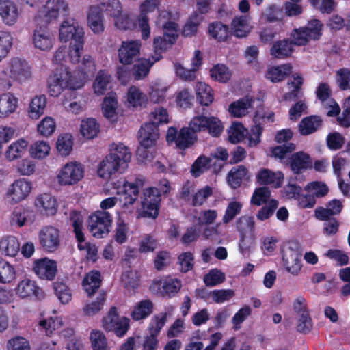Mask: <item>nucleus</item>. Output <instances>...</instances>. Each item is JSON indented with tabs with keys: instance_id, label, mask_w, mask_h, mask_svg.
<instances>
[{
	"instance_id": "nucleus-41",
	"label": "nucleus",
	"mask_w": 350,
	"mask_h": 350,
	"mask_svg": "<svg viewBox=\"0 0 350 350\" xmlns=\"http://www.w3.org/2000/svg\"><path fill=\"white\" fill-rule=\"evenodd\" d=\"M290 165L292 171L299 173L312 167V161L308 154L299 152L291 155Z\"/></svg>"
},
{
	"instance_id": "nucleus-57",
	"label": "nucleus",
	"mask_w": 350,
	"mask_h": 350,
	"mask_svg": "<svg viewBox=\"0 0 350 350\" xmlns=\"http://www.w3.org/2000/svg\"><path fill=\"white\" fill-rule=\"evenodd\" d=\"M122 282L124 288L129 293H134L139 286V275L135 270L125 271L122 275Z\"/></svg>"
},
{
	"instance_id": "nucleus-33",
	"label": "nucleus",
	"mask_w": 350,
	"mask_h": 350,
	"mask_svg": "<svg viewBox=\"0 0 350 350\" xmlns=\"http://www.w3.org/2000/svg\"><path fill=\"white\" fill-rule=\"evenodd\" d=\"M254 99L250 96L232 102L228 107L229 113L235 118H241L246 116L254 104Z\"/></svg>"
},
{
	"instance_id": "nucleus-24",
	"label": "nucleus",
	"mask_w": 350,
	"mask_h": 350,
	"mask_svg": "<svg viewBox=\"0 0 350 350\" xmlns=\"http://www.w3.org/2000/svg\"><path fill=\"white\" fill-rule=\"evenodd\" d=\"M257 182L261 185H269L274 188L282 186L284 175L280 171H273L268 168H260L256 175Z\"/></svg>"
},
{
	"instance_id": "nucleus-47",
	"label": "nucleus",
	"mask_w": 350,
	"mask_h": 350,
	"mask_svg": "<svg viewBox=\"0 0 350 350\" xmlns=\"http://www.w3.org/2000/svg\"><path fill=\"white\" fill-rule=\"evenodd\" d=\"M51 152L49 143L44 140H38L32 143L29 148L31 157L36 159H43L48 157Z\"/></svg>"
},
{
	"instance_id": "nucleus-30",
	"label": "nucleus",
	"mask_w": 350,
	"mask_h": 350,
	"mask_svg": "<svg viewBox=\"0 0 350 350\" xmlns=\"http://www.w3.org/2000/svg\"><path fill=\"white\" fill-rule=\"evenodd\" d=\"M88 25L95 34H100L105 31L104 18L99 8L91 5L87 13Z\"/></svg>"
},
{
	"instance_id": "nucleus-18",
	"label": "nucleus",
	"mask_w": 350,
	"mask_h": 350,
	"mask_svg": "<svg viewBox=\"0 0 350 350\" xmlns=\"http://www.w3.org/2000/svg\"><path fill=\"white\" fill-rule=\"evenodd\" d=\"M166 139L168 143L175 142L178 148L185 150L195 142L196 135L188 127L182 128L178 133L174 127H170Z\"/></svg>"
},
{
	"instance_id": "nucleus-31",
	"label": "nucleus",
	"mask_w": 350,
	"mask_h": 350,
	"mask_svg": "<svg viewBox=\"0 0 350 350\" xmlns=\"http://www.w3.org/2000/svg\"><path fill=\"white\" fill-rule=\"evenodd\" d=\"M29 142L27 140L20 138L11 143L6 148L4 155L8 161H13L21 158L27 152Z\"/></svg>"
},
{
	"instance_id": "nucleus-14",
	"label": "nucleus",
	"mask_w": 350,
	"mask_h": 350,
	"mask_svg": "<svg viewBox=\"0 0 350 350\" xmlns=\"http://www.w3.org/2000/svg\"><path fill=\"white\" fill-rule=\"evenodd\" d=\"M32 188L33 185L30 180L25 178H20L8 187L5 199L9 204H16L25 200L29 196Z\"/></svg>"
},
{
	"instance_id": "nucleus-27",
	"label": "nucleus",
	"mask_w": 350,
	"mask_h": 350,
	"mask_svg": "<svg viewBox=\"0 0 350 350\" xmlns=\"http://www.w3.org/2000/svg\"><path fill=\"white\" fill-rule=\"evenodd\" d=\"M18 108V98L11 92L0 94V118L5 119L15 113Z\"/></svg>"
},
{
	"instance_id": "nucleus-12",
	"label": "nucleus",
	"mask_w": 350,
	"mask_h": 350,
	"mask_svg": "<svg viewBox=\"0 0 350 350\" xmlns=\"http://www.w3.org/2000/svg\"><path fill=\"white\" fill-rule=\"evenodd\" d=\"M103 327L107 332H113L118 337L124 336L129 330L130 319L124 316H120L116 308L110 309L103 318Z\"/></svg>"
},
{
	"instance_id": "nucleus-28",
	"label": "nucleus",
	"mask_w": 350,
	"mask_h": 350,
	"mask_svg": "<svg viewBox=\"0 0 350 350\" xmlns=\"http://www.w3.org/2000/svg\"><path fill=\"white\" fill-rule=\"evenodd\" d=\"M126 171L131 161L132 154L129 148L122 143L113 144L109 153Z\"/></svg>"
},
{
	"instance_id": "nucleus-4",
	"label": "nucleus",
	"mask_w": 350,
	"mask_h": 350,
	"mask_svg": "<svg viewBox=\"0 0 350 350\" xmlns=\"http://www.w3.org/2000/svg\"><path fill=\"white\" fill-rule=\"evenodd\" d=\"M48 24L40 20V15L33 16L32 18L31 40L36 51L48 53L53 49L56 43L55 34Z\"/></svg>"
},
{
	"instance_id": "nucleus-53",
	"label": "nucleus",
	"mask_w": 350,
	"mask_h": 350,
	"mask_svg": "<svg viewBox=\"0 0 350 350\" xmlns=\"http://www.w3.org/2000/svg\"><path fill=\"white\" fill-rule=\"evenodd\" d=\"M243 208V204L236 200H231L228 203L224 216L222 217V222L228 224L232 221L237 215H239Z\"/></svg>"
},
{
	"instance_id": "nucleus-20",
	"label": "nucleus",
	"mask_w": 350,
	"mask_h": 350,
	"mask_svg": "<svg viewBox=\"0 0 350 350\" xmlns=\"http://www.w3.org/2000/svg\"><path fill=\"white\" fill-rule=\"evenodd\" d=\"M33 271L40 279L51 281L57 272V262L46 257L37 259L33 263Z\"/></svg>"
},
{
	"instance_id": "nucleus-35",
	"label": "nucleus",
	"mask_w": 350,
	"mask_h": 350,
	"mask_svg": "<svg viewBox=\"0 0 350 350\" xmlns=\"http://www.w3.org/2000/svg\"><path fill=\"white\" fill-rule=\"evenodd\" d=\"M168 86L161 81H152L149 85L148 98L153 103H163L165 101Z\"/></svg>"
},
{
	"instance_id": "nucleus-9",
	"label": "nucleus",
	"mask_w": 350,
	"mask_h": 350,
	"mask_svg": "<svg viewBox=\"0 0 350 350\" xmlns=\"http://www.w3.org/2000/svg\"><path fill=\"white\" fill-rule=\"evenodd\" d=\"M300 245L296 241H288L282 252V260L286 271L297 275L302 267Z\"/></svg>"
},
{
	"instance_id": "nucleus-62",
	"label": "nucleus",
	"mask_w": 350,
	"mask_h": 350,
	"mask_svg": "<svg viewBox=\"0 0 350 350\" xmlns=\"http://www.w3.org/2000/svg\"><path fill=\"white\" fill-rule=\"evenodd\" d=\"M55 129V120L51 116L44 117L37 125L38 133L43 137L52 135Z\"/></svg>"
},
{
	"instance_id": "nucleus-49",
	"label": "nucleus",
	"mask_w": 350,
	"mask_h": 350,
	"mask_svg": "<svg viewBox=\"0 0 350 350\" xmlns=\"http://www.w3.org/2000/svg\"><path fill=\"white\" fill-rule=\"evenodd\" d=\"M0 250L7 256H15L20 250V243L15 237H6L0 241Z\"/></svg>"
},
{
	"instance_id": "nucleus-32",
	"label": "nucleus",
	"mask_w": 350,
	"mask_h": 350,
	"mask_svg": "<svg viewBox=\"0 0 350 350\" xmlns=\"http://www.w3.org/2000/svg\"><path fill=\"white\" fill-rule=\"evenodd\" d=\"M148 97L139 88L131 86L126 95V103L128 107L142 108L146 106Z\"/></svg>"
},
{
	"instance_id": "nucleus-43",
	"label": "nucleus",
	"mask_w": 350,
	"mask_h": 350,
	"mask_svg": "<svg viewBox=\"0 0 350 350\" xmlns=\"http://www.w3.org/2000/svg\"><path fill=\"white\" fill-rule=\"evenodd\" d=\"M208 33L213 39L219 42H224L230 35L229 27L221 22L214 21L208 25Z\"/></svg>"
},
{
	"instance_id": "nucleus-63",
	"label": "nucleus",
	"mask_w": 350,
	"mask_h": 350,
	"mask_svg": "<svg viewBox=\"0 0 350 350\" xmlns=\"http://www.w3.org/2000/svg\"><path fill=\"white\" fill-rule=\"evenodd\" d=\"M170 121L169 113L167 109L163 107H156L150 114V122L157 128L159 125L167 124Z\"/></svg>"
},
{
	"instance_id": "nucleus-15",
	"label": "nucleus",
	"mask_w": 350,
	"mask_h": 350,
	"mask_svg": "<svg viewBox=\"0 0 350 350\" xmlns=\"http://www.w3.org/2000/svg\"><path fill=\"white\" fill-rule=\"evenodd\" d=\"M2 73L21 83L31 77V69L25 60L15 57L7 62Z\"/></svg>"
},
{
	"instance_id": "nucleus-55",
	"label": "nucleus",
	"mask_w": 350,
	"mask_h": 350,
	"mask_svg": "<svg viewBox=\"0 0 350 350\" xmlns=\"http://www.w3.org/2000/svg\"><path fill=\"white\" fill-rule=\"evenodd\" d=\"M55 294L62 304H68L72 299V292L64 282H56L53 284Z\"/></svg>"
},
{
	"instance_id": "nucleus-36",
	"label": "nucleus",
	"mask_w": 350,
	"mask_h": 350,
	"mask_svg": "<svg viewBox=\"0 0 350 350\" xmlns=\"http://www.w3.org/2000/svg\"><path fill=\"white\" fill-rule=\"evenodd\" d=\"M252 27L250 18L247 16L234 18L231 23V31L237 38H245L251 31Z\"/></svg>"
},
{
	"instance_id": "nucleus-7",
	"label": "nucleus",
	"mask_w": 350,
	"mask_h": 350,
	"mask_svg": "<svg viewBox=\"0 0 350 350\" xmlns=\"http://www.w3.org/2000/svg\"><path fill=\"white\" fill-rule=\"evenodd\" d=\"M112 223L113 218L109 212L96 211L88 217V228L94 237L100 239L109 233Z\"/></svg>"
},
{
	"instance_id": "nucleus-23",
	"label": "nucleus",
	"mask_w": 350,
	"mask_h": 350,
	"mask_svg": "<svg viewBox=\"0 0 350 350\" xmlns=\"http://www.w3.org/2000/svg\"><path fill=\"white\" fill-rule=\"evenodd\" d=\"M140 48L139 40L123 41L118 50L120 62L123 64H131L139 58Z\"/></svg>"
},
{
	"instance_id": "nucleus-52",
	"label": "nucleus",
	"mask_w": 350,
	"mask_h": 350,
	"mask_svg": "<svg viewBox=\"0 0 350 350\" xmlns=\"http://www.w3.org/2000/svg\"><path fill=\"white\" fill-rule=\"evenodd\" d=\"M247 174V169L243 165L232 167L228 175V184L232 188L239 187Z\"/></svg>"
},
{
	"instance_id": "nucleus-19",
	"label": "nucleus",
	"mask_w": 350,
	"mask_h": 350,
	"mask_svg": "<svg viewBox=\"0 0 350 350\" xmlns=\"http://www.w3.org/2000/svg\"><path fill=\"white\" fill-rule=\"evenodd\" d=\"M21 14V10L14 0H0V19L6 26L15 25Z\"/></svg>"
},
{
	"instance_id": "nucleus-13",
	"label": "nucleus",
	"mask_w": 350,
	"mask_h": 350,
	"mask_svg": "<svg viewBox=\"0 0 350 350\" xmlns=\"http://www.w3.org/2000/svg\"><path fill=\"white\" fill-rule=\"evenodd\" d=\"M161 200V194L157 187L144 189L141 197L142 215L155 219L159 215Z\"/></svg>"
},
{
	"instance_id": "nucleus-6",
	"label": "nucleus",
	"mask_w": 350,
	"mask_h": 350,
	"mask_svg": "<svg viewBox=\"0 0 350 350\" xmlns=\"http://www.w3.org/2000/svg\"><path fill=\"white\" fill-rule=\"evenodd\" d=\"M70 221L73 227L75 237L78 241V248L80 250H85L86 257L92 262L96 261L98 258V247L96 245L85 242V237L83 232V217L76 211L70 213Z\"/></svg>"
},
{
	"instance_id": "nucleus-29",
	"label": "nucleus",
	"mask_w": 350,
	"mask_h": 350,
	"mask_svg": "<svg viewBox=\"0 0 350 350\" xmlns=\"http://www.w3.org/2000/svg\"><path fill=\"white\" fill-rule=\"evenodd\" d=\"M159 139V129L154 124L146 123L139 131V142L142 146L152 148Z\"/></svg>"
},
{
	"instance_id": "nucleus-3",
	"label": "nucleus",
	"mask_w": 350,
	"mask_h": 350,
	"mask_svg": "<svg viewBox=\"0 0 350 350\" xmlns=\"http://www.w3.org/2000/svg\"><path fill=\"white\" fill-rule=\"evenodd\" d=\"M175 15L167 10L160 11L156 24L162 27L164 31L163 37L154 39V55L167 50L176 40L178 36V25L174 21Z\"/></svg>"
},
{
	"instance_id": "nucleus-10",
	"label": "nucleus",
	"mask_w": 350,
	"mask_h": 350,
	"mask_svg": "<svg viewBox=\"0 0 350 350\" xmlns=\"http://www.w3.org/2000/svg\"><path fill=\"white\" fill-rule=\"evenodd\" d=\"M69 5L66 0H46L42 10L38 11L34 16H40V20L46 23L68 15Z\"/></svg>"
},
{
	"instance_id": "nucleus-45",
	"label": "nucleus",
	"mask_w": 350,
	"mask_h": 350,
	"mask_svg": "<svg viewBox=\"0 0 350 350\" xmlns=\"http://www.w3.org/2000/svg\"><path fill=\"white\" fill-rule=\"evenodd\" d=\"M74 144L73 137L70 133H63L58 136L56 142V149L62 157L68 156L72 151Z\"/></svg>"
},
{
	"instance_id": "nucleus-26",
	"label": "nucleus",
	"mask_w": 350,
	"mask_h": 350,
	"mask_svg": "<svg viewBox=\"0 0 350 350\" xmlns=\"http://www.w3.org/2000/svg\"><path fill=\"white\" fill-rule=\"evenodd\" d=\"M35 206L42 215H53L57 210L56 198L51 193H44L37 196Z\"/></svg>"
},
{
	"instance_id": "nucleus-2",
	"label": "nucleus",
	"mask_w": 350,
	"mask_h": 350,
	"mask_svg": "<svg viewBox=\"0 0 350 350\" xmlns=\"http://www.w3.org/2000/svg\"><path fill=\"white\" fill-rule=\"evenodd\" d=\"M84 85V77L77 72H71L67 66L57 68L47 79L48 92L50 96L57 97L65 90H75Z\"/></svg>"
},
{
	"instance_id": "nucleus-11",
	"label": "nucleus",
	"mask_w": 350,
	"mask_h": 350,
	"mask_svg": "<svg viewBox=\"0 0 350 350\" xmlns=\"http://www.w3.org/2000/svg\"><path fill=\"white\" fill-rule=\"evenodd\" d=\"M188 128L196 135L208 129V133L214 136H219L224 130V125L220 120L216 117H206L204 116H197L193 117L189 122Z\"/></svg>"
},
{
	"instance_id": "nucleus-56",
	"label": "nucleus",
	"mask_w": 350,
	"mask_h": 350,
	"mask_svg": "<svg viewBox=\"0 0 350 350\" xmlns=\"http://www.w3.org/2000/svg\"><path fill=\"white\" fill-rule=\"evenodd\" d=\"M118 103L116 95L110 93L106 96L102 105V111L105 117L107 118H113L116 114Z\"/></svg>"
},
{
	"instance_id": "nucleus-54",
	"label": "nucleus",
	"mask_w": 350,
	"mask_h": 350,
	"mask_svg": "<svg viewBox=\"0 0 350 350\" xmlns=\"http://www.w3.org/2000/svg\"><path fill=\"white\" fill-rule=\"evenodd\" d=\"M211 78L219 83L228 82L232 76L231 71L223 64H217L210 70Z\"/></svg>"
},
{
	"instance_id": "nucleus-51",
	"label": "nucleus",
	"mask_w": 350,
	"mask_h": 350,
	"mask_svg": "<svg viewBox=\"0 0 350 350\" xmlns=\"http://www.w3.org/2000/svg\"><path fill=\"white\" fill-rule=\"evenodd\" d=\"M81 135L87 139H93L99 131V124L94 118H88L81 121L80 125Z\"/></svg>"
},
{
	"instance_id": "nucleus-34",
	"label": "nucleus",
	"mask_w": 350,
	"mask_h": 350,
	"mask_svg": "<svg viewBox=\"0 0 350 350\" xmlns=\"http://www.w3.org/2000/svg\"><path fill=\"white\" fill-rule=\"evenodd\" d=\"M154 285L157 286L163 296L172 297L180 291L181 282L177 278L169 277L156 282Z\"/></svg>"
},
{
	"instance_id": "nucleus-39",
	"label": "nucleus",
	"mask_w": 350,
	"mask_h": 350,
	"mask_svg": "<svg viewBox=\"0 0 350 350\" xmlns=\"http://www.w3.org/2000/svg\"><path fill=\"white\" fill-rule=\"evenodd\" d=\"M159 53H156L151 58L140 59L134 66L135 76L136 79H141L145 77L150 71L152 66L157 61L161 59Z\"/></svg>"
},
{
	"instance_id": "nucleus-42",
	"label": "nucleus",
	"mask_w": 350,
	"mask_h": 350,
	"mask_svg": "<svg viewBox=\"0 0 350 350\" xmlns=\"http://www.w3.org/2000/svg\"><path fill=\"white\" fill-rule=\"evenodd\" d=\"M38 325L44 331L46 335L49 336L63 326V320L58 316L42 318L39 320Z\"/></svg>"
},
{
	"instance_id": "nucleus-17",
	"label": "nucleus",
	"mask_w": 350,
	"mask_h": 350,
	"mask_svg": "<svg viewBox=\"0 0 350 350\" xmlns=\"http://www.w3.org/2000/svg\"><path fill=\"white\" fill-rule=\"evenodd\" d=\"M84 34L83 28L73 18L64 20L59 27V39L62 42L66 43L70 40L75 42L84 40Z\"/></svg>"
},
{
	"instance_id": "nucleus-64",
	"label": "nucleus",
	"mask_w": 350,
	"mask_h": 350,
	"mask_svg": "<svg viewBox=\"0 0 350 350\" xmlns=\"http://www.w3.org/2000/svg\"><path fill=\"white\" fill-rule=\"evenodd\" d=\"M246 129L242 124L233 122L228 130V139L232 144L241 142L245 137Z\"/></svg>"
},
{
	"instance_id": "nucleus-48",
	"label": "nucleus",
	"mask_w": 350,
	"mask_h": 350,
	"mask_svg": "<svg viewBox=\"0 0 350 350\" xmlns=\"http://www.w3.org/2000/svg\"><path fill=\"white\" fill-rule=\"evenodd\" d=\"M100 281V274L98 271H90L83 280V289L88 295H91L99 288Z\"/></svg>"
},
{
	"instance_id": "nucleus-1",
	"label": "nucleus",
	"mask_w": 350,
	"mask_h": 350,
	"mask_svg": "<svg viewBox=\"0 0 350 350\" xmlns=\"http://www.w3.org/2000/svg\"><path fill=\"white\" fill-rule=\"evenodd\" d=\"M322 27L320 21H310L306 27L293 31L291 34L292 42L284 40L275 42L270 50L271 55L277 59L289 56L293 51V44L305 45L310 40L319 39L321 36Z\"/></svg>"
},
{
	"instance_id": "nucleus-61",
	"label": "nucleus",
	"mask_w": 350,
	"mask_h": 350,
	"mask_svg": "<svg viewBox=\"0 0 350 350\" xmlns=\"http://www.w3.org/2000/svg\"><path fill=\"white\" fill-rule=\"evenodd\" d=\"M167 317V312H161L154 315L150 320L148 326L149 335L156 336L159 335L160 331L165 325Z\"/></svg>"
},
{
	"instance_id": "nucleus-40",
	"label": "nucleus",
	"mask_w": 350,
	"mask_h": 350,
	"mask_svg": "<svg viewBox=\"0 0 350 350\" xmlns=\"http://www.w3.org/2000/svg\"><path fill=\"white\" fill-rule=\"evenodd\" d=\"M153 309V303L149 299H144L135 304L131 315L135 321L142 320L150 316Z\"/></svg>"
},
{
	"instance_id": "nucleus-59",
	"label": "nucleus",
	"mask_w": 350,
	"mask_h": 350,
	"mask_svg": "<svg viewBox=\"0 0 350 350\" xmlns=\"http://www.w3.org/2000/svg\"><path fill=\"white\" fill-rule=\"evenodd\" d=\"M16 278V270L8 262L0 259V283L9 284Z\"/></svg>"
},
{
	"instance_id": "nucleus-38",
	"label": "nucleus",
	"mask_w": 350,
	"mask_h": 350,
	"mask_svg": "<svg viewBox=\"0 0 350 350\" xmlns=\"http://www.w3.org/2000/svg\"><path fill=\"white\" fill-rule=\"evenodd\" d=\"M46 103L45 96L40 95L33 97L31 100L27 109L29 117L33 120H38L44 114Z\"/></svg>"
},
{
	"instance_id": "nucleus-58",
	"label": "nucleus",
	"mask_w": 350,
	"mask_h": 350,
	"mask_svg": "<svg viewBox=\"0 0 350 350\" xmlns=\"http://www.w3.org/2000/svg\"><path fill=\"white\" fill-rule=\"evenodd\" d=\"M211 159L204 155L199 156L193 162L190 172L195 177H199L211 167Z\"/></svg>"
},
{
	"instance_id": "nucleus-25",
	"label": "nucleus",
	"mask_w": 350,
	"mask_h": 350,
	"mask_svg": "<svg viewBox=\"0 0 350 350\" xmlns=\"http://www.w3.org/2000/svg\"><path fill=\"white\" fill-rule=\"evenodd\" d=\"M317 95L323 105L328 109L327 114L329 116H334L339 113L340 107L336 102L330 98L331 89L328 84L321 83L317 89Z\"/></svg>"
},
{
	"instance_id": "nucleus-44",
	"label": "nucleus",
	"mask_w": 350,
	"mask_h": 350,
	"mask_svg": "<svg viewBox=\"0 0 350 350\" xmlns=\"http://www.w3.org/2000/svg\"><path fill=\"white\" fill-rule=\"evenodd\" d=\"M292 70V66L284 64L269 68L267 72L266 77L273 83H277L284 79Z\"/></svg>"
},
{
	"instance_id": "nucleus-16",
	"label": "nucleus",
	"mask_w": 350,
	"mask_h": 350,
	"mask_svg": "<svg viewBox=\"0 0 350 350\" xmlns=\"http://www.w3.org/2000/svg\"><path fill=\"white\" fill-rule=\"evenodd\" d=\"M13 292L14 297L23 300L40 299L44 297V291L37 282L27 277L17 282Z\"/></svg>"
},
{
	"instance_id": "nucleus-22",
	"label": "nucleus",
	"mask_w": 350,
	"mask_h": 350,
	"mask_svg": "<svg viewBox=\"0 0 350 350\" xmlns=\"http://www.w3.org/2000/svg\"><path fill=\"white\" fill-rule=\"evenodd\" d=\"M126 170L109 154L98 163L97 174L104 180H109L116 174H122Z\"/></svg>"
},
{
	"instance_id": "nucleus-37",
	"label": "nucleus",
	"mask_w": 350,
	"mask_h": 350,
	"mask_svg": "<svg viewBox=\"0 0 350 350\" xmlns=\"http://www.w3.org/2000/svg\"><path fill=\"white\" fill-rule=\"evenodd\" d=\"M111 76L106 70H100L93 83V90L98 96L103 95L111 87Z\"/></svg>"
},
{
	"instance_id": "nucleus-8",
	"label": "nucleus",
	"mask_w": 350,
	"mask_h": 350,
	"mask_svg": "<svg viewBox=\"0 0 350 350\" xmlns=\"http://www.w3.org/2000/svg\"><path fill=\"white\" fill-rule=\"evenodd\" d=\"M84 173V167L81 163L70 161L58 170L56 180L61 186H72L83 178Z\"/></svg>"
},
{
	"instance_id": "nucleus-50",
	"label": "nucleus",
	"mask_w": 350,
	"mask_h": 350,
	"mask_svg": "<svg viewBox=\"0 0 350 350\" xmlns=\"http://www.w3.org/2000/svg\"><path fill=\"white\" fill-rule=\"evenodd\" d=\"M197 99L205 106L210 105L213 100L212 88L205 83L198 82L196 86Z\"/></svg>"
},
{
	"instance_id": "nucleus-46",
	"label": "nucleus",
	"mask_w": 350,
	"mask_h": 350,
	"mask_svg": "<svg viewBox=\"0 0 350 350\" xmlns=\"http://www.w3.org/2000/svg\"><path fill=\"white\" fill-rule=\"evenodd\" d=\"M321 124V120L316 116L304 118L299 124V131L302 135H308L317 131Z\"/></svg>"
},
{
	"instance_id": "nucleus-60",
	"label": "nucleus",
	"mask_w": 350,
	"mask_h": 350,
	"mask_svg": "<svg viewBox=\"0 0 350 350\" xmlns=\"http://www.w3.org/2000/svg\"><path fill=\"white\" fill-rule=\"evenodd\" d=\"M204 17L200 12H194L189 17L183 29V34L185 36H191L197 31L200 24L202 22Z\"/></svg>"
},
{
	"instance_id": "nucleus-21",
	"label": "nucleus",
	"mask_w": 350,
	"mask_h": 350,
	"mask_svg": "<svg viewBox=\"0 0 350 350\" xmlns=\"http://www.w3.org/2000/svg\"><path fill=\"white\" fill-rule=\"evenodd\" d=\"M38 240L44 250L54 252L59 245V232L53 226L44 227L39 231Z\"/></svg>"
},
{
	"instance_id": "nucleus-5",
	"label": "nucleus",
	"mask_w": 350,
	"mask_h": 350,
	"mask_svg": "<svg viewBox=\"0 0 350 350\" xmlns=\"http://www.w3.org/2000/svg\"><path fill=\"white\" fill-rule=\"evenodd\" d=\"M113 188L116 191L117 195L123 196L120 200L122 213L132 214L135 211L134 204L139 193L137 183L118 180L113 183Z\"/></svg>"
}]
</instances>
